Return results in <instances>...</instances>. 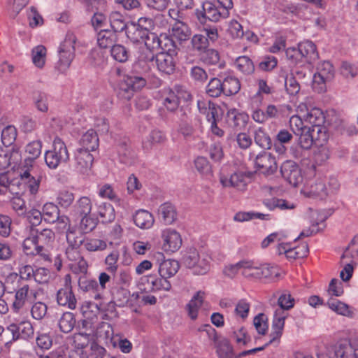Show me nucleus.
<instances>
[{
	"label": "nucleus",
	"mask_w": 358,
	"mask_h": 358,
	"mask_svg": "<svg viewBox=\"0 0 358 358\" xmlns=\"http://www.w3.org/2000/svg\"><path fill=\"white\" fill-rule=\"evenodd\" d=\"M13 284L14 299L10 306L13 313L18 315H27L31 305L37 299L38 290L31 287L28 282L17 278V273L10 274L6 279Z\"/></svg>",
	"instance_id": "nucleus-1"
},
{
	"label": "nucleus",
	"mask_w": 358,
	"mask_h": 358,
	"mask_svg": "<svg viewBox=\"0 0 358 358\" xmlns=\"http://www.w3.org/2000/svg\"><path fill=\"white\" fill-rule=\"evenodd\" d=\"M77 38L72 31H68L64 41L58 48L59 60L56 69L59 73H65L71 66L75 57V43Z\"/></svg>",
	"instance_id": "nucleus-2"
},
{
	"label": "nucleus",
	"mask_w": 358,
	"mask_h": 358,
	"mask_svg": "<svg viewBox=\"0 0 358 358\" xmlns=\"http://www.w3.org/2000/svg\"><path fill=\"white\" fill-rule=\"evenodd\" d=\"M20 182L26 190L35 195L39 189L42 180V173L35 164L24 165L19 170Z\"/></svg>",
	"instance_id": "nucleus-3"
},
{
	"label": "nucleus",
	"mask_w": 358,
	"mask_h": 358,
	"mask_svg": "<svg viewBox=\"0 0 358 358\" xmlns=\"http://www.w3.org/2000/svg\"><path fill=\"white\" fill-rule=\"evenodd\" d=\"M69 160V153L65 143L59 137H55L52 149L45 152V162L47 166L51 169H55Z\"/></svg>",
	"instance_id": "nucleus-4"
},
{
	"label": "nucleus",
	"mask_w": 358,
	"mask_h": 358,
	"mask_svg": "<svg viewBox=\"0 0 358 358\" xmlns=\"http://www.w3.org/2000/svg\"><path fill=\"white\" fill-rule=\"evenodd\" d=\"M195 16L198 21L205 24L206 22H218L222 20L229 17L213 1H205L201 4V8H196L194 10Z\"/></svg>",
	"instance_id": "nucleus-5"
},
{
	"label": "nucleus",
	"mask_w": 358,
	"mask_h": 358,
	"mask_svg": "<svg viewBox=\"0 0 358 358\" xmlns=\"http://www.w3.org/2000/svg\"><path fill=\"white\" fill-rule=\"evenodd\" d=\"M334 69L329 61L320 62L317 67V72L313 78L312 87L317 93L324 92L327 90V83L333 79Z\"/></svg>",
	"instance_id": "nucleus-6"
},
{
	"label": "nucleus",
	"mask_w": 358,
	"mask_h": 358,
	"mask_svg": "<svg viewBox=\"0 0 358 358\" xmlns=\"http://www.w3.org/2000/svg\"><path fill=\"white\" fill-rule=\"evenodd\" d=\"M145 85L146 80L142 77L123 75L118 85V96L129 100L133 97L135 91L142 89Z\"/></svg>",
	"instance_id": "nucleus-7"
},
{
	"label": "nucleus",
	"mask_w": 358,
	"mask_h": 358,
	"mask_svg": "<svg viewBox=\"0 0 358 358\" xmlns=\"http://www.w3.org/2000/svg\"><path fill=\"white\" fill-rule=\"evenodd\" d=\"M191 94L181 85H176L173 88L164 90L163 105L169 111L173 112L178 108L181 99L187 101Z\"/></svg>",
	"instance_id": "nucleus-8"
},
{
	"label": "nucleus",
	"mask_w": 358,
	"mask_h": 358,
	"mask_svg": "<svg viewBox=\"0 0 358 358\" xmlns=\"http://www.w3.org/2000/svg\"><path fill=\"white\" fill-rule=\"evenodd\" d=\"M282 178L294 187L303 181V176L299 166L294 161L287 160L280 166Z\"/></svg>",
	"instance_id": "nucleus-9"
},
{
	"label": "nucleus",
	"mask_w": 358,
	"mask_h": 358,
	"mask_svg": "<svg viewBox=\"0 0 358 358\" xmlns=\"http://www.w3.org/2000/svg\"><path fill=\"white\" fill-rule=\"evenodd\" d=\"M75 170L83 175H89L94 162L93 155L83 148H78L75 151L73 158Z\"/></svg>",
	"instance_id": "nucleus-10"
},
{
	"label": "nucleus",
	"mask_w": 358,
	"mask_h": 358,
	"mask_svg": "<svg viewBox=\"0 0 358 358\" xmlns=\"http://www.w3.org/2000/svg\"><path fill=\"white\" fill-rule=\"evenodd\" d=\"M56 299L59 306L67 307L71 310H74L76 308L77 300L72 291L69 274L65 276L64 287L57 291Z\"/></svg>",
	"instance_id": "nucleus-11"
},
{
	"label": "nucleus",
	"mask_w": 358,
	"mask_h": 358,
	"mask_svg": "<svg viewBox=\"0 0 358 358\" xmlns=\"http://www.w3.org/2000/svg\"><path fill=\"white\" fill-rule=\"evenodd\" d=\"M162 249L165 252H174L178 250L182 245L180 234L175 229L166 228L162 231Z\"/></svg>",
	"instance_id": "nucleus-12"
},
{
	"label": "nucleus",
	"mask_w": 358,
	"mask_h": 358,
	"mask_svg": "<svg viewBox=\"0 0 358 358\" xmlns=\"http://www.w3.org/2000/svg\"><path fill=\"white\" fill-rule=\"evenodd\" d=\"M154 257L157 259L158 264V272L160 276L170 278L175 275L178 271L180 264L174 259H164V255L162 252H156Z\"/></svg>",
	"instance_id": "nucleus-13"
},
{
	"label": "nucleus",
	"mask_w": 358,
	"mask_h": 358,
	"mask_svg": "<svg viewBox=\"0 0 358 358\" xmlns=\"http://www.w3.org/2000/svg\"><path fill=\"white\" fill-rule=\"evenodd\" d=\"M254 163L257 169L264 174H273L278 168L275 158L267 152H262L257 155Z\"/></svg>",
	"instance_id": "nucleus-14"
},
{
	"label": "nucleus",
	"mask_w": 358,
	"mask_h": 358,
	"mask_svg": "<svg viewBox=\"0 0 358 358\" xmlns=\"http://www.w3.org/2000/svg\"><path fill=\"white\" fill-rule=\"evenodd\" d=\"M281 108L280 106L268 104L265 110L261 108L254 109L251 117L252 120L258 123L262 124L270 119H278L281 115Z\"/></svg>",
	"instance_id": "nucleus-15"
},
{
	"label": "nucleus",
	"mask_w": 358,
	"mask_h": 358,
	"mask_svg": "<svg viewBox=\"0 0 358 358\" xmlns=\"http://www.w3.org/2000/svg\"><path fill=\"white\" fill-rule=\"evenodd\" d=\"M220 182L224 187H234L239 191H244L248 185V178L243 172H236L229 178L220 176Z\"/></svg>",
	"instance_id": "nucleus-16"
},
{
	"label": "nucleus",
	"mask_w": 358,
	"mask_h": 358,
	"mask_svg": "<svg viewBox=\"0 0 358 358\" xmlns=\"http://www.w3.org/2000/svg\"><path fill=\"white\" fill-rule=\"evenodd\" d=\"M197 107L200 113L204 115L207 121L210 123L215 120H219L220 107L212 102L204 99L197 101Z\"/></svg>",
	"instance_id": "nucleus-17"
},
{
	"label": "nucleus",
	"mask_w": 358,
	"mask_h": 358,
	"mask_svg": "<svg viewBox=\"0 0 358 358\" xmlns=\"http://www.w3.org/2000/svg\"><path fill=\"white\" fill-rule=\"evenodd\" d=\"M157 69L165 74H172L175 71L176 63L173 55L159 52L156 55L155 64Z\"/></svg>",
	"instance_id": "nucleus-18"
},
{
	"label": "nucleus",
	"mask_w": 358,
	"mask_h": 358,
	"mask_svg": "<svg viewBox=\"0 0 358 358\" xmlns=\"http://www.w3.org/2000/svg\"><path fill=\"white\" fill-rule=\"evenodd\" d=\"M262 264L251 259L242 260V275L250 280L261 279Z\"/></svg>",
	"instance_id": "nucleus-19"
},
{
	"label": "nucleus",
	"mask_w": 358,
	"mask_h": 358,
	"mask_svg": "<svg viewBox=\"0 0 358 358\" xmlns=\"http://www.w3.org/2000/svg\"><path fill=\"white\" fill-rule=\"evenodd\" d=\"M354 352L350 343L339 344L334 346L327 355H320L318 358H355Z\"/></svg>",
	"instance_id": "nucleus-20"
},
{
	"label": "nucleus",
	"mask_w": 358,
	"mask_h": 358,
	"mask_svg": "<svg viewBox=\"0 0 358 358\" xmlns=\"http://www.w3.org/2000/svg\"><path fill=\"white\" fill-rule=\"evenodd\" d=\"M287 316V314L282 309H276L274 311L272 322L273 332L271 334L272 338L269 341V343H272L276 338L281 336Z\"/></svg>",
	"instance_id": "nucleus-21"
},
{
	"label": "nucleus",
	"mask_w": 358,
	"mask_h": 358,
	"mask_svg": "<svg viewBox=\"0 0 358 358\" xmlns=\"http://www.w3.org/2000/svg\"><path fill=\"white\" fill-rule=\"evenodd\" d=\"M248 115L245 113L239 112L236 108L229 109L226 115V121L228 125L233 128L241 129L246 126L248 121Z\"/></svg>",
	"instance_id": "nucleus-22"
},
{
	"label": "nucleus",
	"mask_w": 358,
	"mask_h": 358,
	"mask_svg": "<svg viewBox=\"0 0 358 358\" xmlns=\"http://www.w3.org/2000/svg\"><path fill=\"white\" fill-rule=\"evenodd\" d=\"M145 278L149 289L152 292L169 291L171 288V284L166 277L160 275L157 277L155 275H149Z\"/></svg>",
	"instance_id": "nucleus-23"
},
{
	"label": "nucleus",
	"mask_w": 358,
	"mask_h": 358,
	"mask_svg": "<svg viewBox=\"0 0 358 358\" xmlns=\"http://www.w3.org/2000/svg\"><path fill=\"white\" fill-rule=\"evenodd\" d=\"M92 203L91 199L87 196L80 197L74 206L76 213L82 217V222L90 220L89 215L92 211Z\"/></svg>",
	"instance_id": "nucleus-24"
},
{
	"label": "nucleus",
	"mask_w": 358,
	"mask_h": 358,
	"mask_svg": "<svg viewBox=\"0 0 358 358\" xmlns=\"http://www.w3.org/2000/svg\"><path fill=\"white\" fill-rule=\"evenodd\" d=\"M78 286L82 291L89 292L92 298L96 300L102 299L98 287V282L95 279L80 278Z\"/></svg>",
	"instance_id": "nucleus-25"
},
{
	"label": "nucleus",
	"mask_w": 358,
	"mask_h": 358,
	"mask_svg": "<svg viewBox=\"0 0 358 358\" xmlns=\"http://www.w3.org/2000/svg\"><path fill=\"white\" fill-rule=\"evenodd\" d=\"M80 148L88 152L94 151L99 147V138L94 129L87 130L81 137L80 141Z\"/></svg>",
	"instance_id": "nucleus-26"
},
{
	"label": "nucleus",
	"mask_w": 358,
	"mask_h": 358,
	"mask_svg": "<svg viewBox=\"0 0 358 358\" xmlns=\"http://www.w3.org/2000/svg\"><path fill=\"white\" fill-rule=\"evenodd\" d=\"M134 224L143 229H150L152 227L155 220L152 215L145 210H138L133 217Z\"/></svg>",
	"instance_id": "nucleus-27"
},
{
	"label": "nucleus",
	"mask_w": 358,
	"mask_h": 358,
	"mask_svg": "<svg viewBox=\"0 0 358 358\" xmlns=\"http://www.w3.org/2000/svg\"><path fill=\"white\" fill-rule=\"evenodd\" d=\"M304 121L308 127L322 126L324 123V115L322 110L312 108L303 115Z\"/></svg>",
	"instance_id": "nucleus-28"
},
{
	"label": "nucleus",
	"mask_w": 358,
	"mask_h": 358,
	"mask_svg": "<svg viewBox=\"0 0 358 358\" xmlns=\"http://www.w3.org/2000/svg\"><path fill=\"white\" fill-rule=\"evenodd\" d=\"M204 295L203 292H197L187 304L186 308L188 315L193 320H196L198 317L199 310L203 304Z\"/></svg>",
	"instance_id": "nucleus-29"
},
{
	"label": "nucleus",
	"mask_w": 358,
	"mask_h": 358,
	"mask_svg": "<svg viewBox=\"0 0 358 358\" xmlns=\"http://www.w3.org/2000/svg\"><path fill=\"white\" fill-rule=\"evenodd\" d=\"M158 214L166 224H171L177 219L176 209L172 203L169 202H166L159 206Z\"/></svg>",
	"instance_id": "nucleus-30"
},
{
	"label": "nucleus",
	"mask_w": 358,
	"mask_h": 358,
	"mask_svg": "<svg viewBox=\"0 0 358 358\" xmlns=\"http://www.w3.org/2000/svg\"><path fill=\"white\" fill-rule=\"evenodd\" d=\"M317 214V217L314 219V214L313 215V220L312 225L308 229L303 230L299 235L300 237H308L313 234H316L320 231V229L318 227L320 224H323L325 220L328 218L329 214L324 210H321L315 213Z\"/></svg>",
	"instance_id": "nucleus-31"
},
{
	"label": "nucleus",
	"mask_w": 358,
	"mask_h": 358,
	"mask_svg": "<svg viewBox=\"0 0 358 358\" xmlns=\"http://www.w3.org/2000/svg\"><path fill=\"white\" fill-rule=\"evenodd\" d=\"M210 260H215V257H211L209 254L206 252L199 253V258L196 262L195 266H192L193 273L196 275L206 274L210 268Z\"/></svg>",
	"instance_id": "nucleus-32"
},
{
	"label": "nucleus",
	"mask_w": 358,
	"mask_h": 358,
	"mask_svg": "<svg viewBox=\"0 0 358 358\" xmlns=\"http://www.w3.org/2000/svg\"><path fill=\"white\" fill-rule=\"evenodd\" d=\"M301 50V54L304 62L311 63L315 61L317 57L315 45L310 41H305L299 43Z\"/></svg>",
	"instance_id": "nucleus-33"
},
{
	"label": "nucleus",
	"mask_w": 358,
	"mask_h": 358,
	"mask_svg": "<svg viewBox=\"0 0 358 358\" xmlns=\"http://www.w3.org/2000/svg\"><path fill=\"white\" fill-rule=\"evenodd\" d=\"M15 327V334H17V341L19 339H23L28 341L34 338V329L32 324L29 321H22L20 324H17L12 323Z\"/></svg>",
	"instance_id": "nucleus-34"
},
{
	"label": "nucleus",
	"mask_w": 358,
	"mask_h": 358,
	"mask_svg": "<svg viewBox=\"0 0 358 358\" xmlns=\"http://www.w3.org/2000/svg\"><path fill=\"white\" fill-rule=\"evenodd\" d=\"M166 135L162 131L154 129L143 141V148L145 150H151L154 146L159 145L165 142Z\"/></svg>",
	"instance_id": "nucleus-35"
},
{
	"label": "nucleus",
	"mask_w": 358,
	"mask_h": 358,
	"mask_svg": "<svg viewBox=\"0 0 358 358\" xmlns=\"http://www.w3.org/2000/svg\"><path fill=\"white\" fill-rule=\"evenodd\" d=\"M43 143L41 141L36 140L29 143L25 148V152L29 157L24 160V165L34 164V160L41 154Z\"/></svg>",
	"instance_id": "nucleus-36"
},
{
	"label": "nucleus",
	"mask_w": 358,
	"mask_h": 358,
	"mask_svg": "<svg viewBox=\"0 0 358 358\" xmlns=\"http://www.w3.org/2000/svg\"><path fill=\"white\" fill-rule=\"evenodd\" d=\"M191 31L189 27L181 21H176L171 29V36L180 43L189 39Z\"/></svg>",
	"instance_id": "nucleus-37"
},
{
	"label": "nucleus",
	"mask_w": 358,
	"mask_h": 358,
	"mask_svg": "<svg viewBox=\"0 0 358 358\" xmlns=\"http://www.w3.org/2000/svg\"><path fill=\"white\" fill-rule=\"evenodd\" d=\"M97 215L103 223L113 222L115 218L113 206L107 202H101L96 206Z\"/></svg>",
	"instance_id": "nucleus-38"
},
{
	"label": "nucleus",
	"mask_w": 358,
	"mask_h": 358,
	"mask_svg": "<svg viewBox=\"0 0 358 358\" xmlns=\"http://www.w3.org/2000/svg\"><path fill=\"white\" fill-rule=\"evenodd\" d=\"M84 240V235L76 227L69 228L66 231V246L73 247V248H80L83 245Z\"/></svg>",
	"instance_id": "nucleus-39"
},
{
	"label": "nucleus",
	"mask_w": 358,
	"mask_h": 358,
	"mask_svg": "<svg viewBox=\"0 0 358 358\" xmlns=\"http://www.w3.org/2000/svg\"><path fill=\"white\" fill-rule=\"evenodd\" d=\"M111 28L114 32H122L127 28L125 17L118 11H113L108 16Z\"/></svg>",
	"instance_id": "nucleus-40"
},
{
	"label": "nucleus",
	"mask_w": 358,
	"mask_h": 358,
	"mask_svg": "<svg viewBox=\"0 0 358 358\" xmlns=\"http://www.w3.org/2000/svg\"><path fill=\"white\" fill-rule=\"evenodd\" d=\"M116 40L117 36L113 31L103 29L97 34V43L101 48H111Z\"/></svg>",
	"instance_id": "nucleus-41"
},
{
	"label": "nucleus",
	"mask_w": 358,
	"mask_h": 358,
	"mask_svg": "<svg viewBox=\"0 0 358 358\" xmlns=\"http://www.w3.org/2000/svg\"><path fill=\"white\" fill-rule=\"evenodd\" d=\"M43 220L45 222L53 224L59 218L60 210L57 205L51 202L45 203L42 208Z\"/></svg>",
	"instance_id": "nucleus-42"
},
{
	"label": "nucleus",
	"mask_w": 358,
	"mask_h": 358,
	"mask_svg": "<svg viewBox=\"0 0 358 358\" xmlns=\"http://www.w3.org/2000/svg\"><path fill=\"white\" fill-rule=\"evenodd\" d=\"M222 82L223 94L226 96H231L237 94L241 90V83L238 78L234 76L225 77Z\"/></svg>",
	"instance_id": "nucleus-43"
},
{
	"label": "nucleus",
	"mask_w": 358,
	"mask_h": 358,
	"mask_svg": "<svg viewBox=\"0 0 358 358\" xmlns=\"http://www.w3.org/2000/svg\"><path fill=\"white\" fill-rule=\"evenodd\" d=\"M303 193L308 197L324 199L327 196V189L324 183L318 182L304 189Z\"/></svg>",
	"instance_id": "nucleus-44"
},
{
	"label": "nucleus",
	"mask_w": 358,
	"mask_h": 358,
	"mask_svg": "<svg viewBox=\"0 0 358 358\" xmlns=\"http://www.w3.org/2000/svg\"><path fill=\"white\" fill-rule=\"evenodd\" d=\"M235 66L244 75H250L255 71L254 63L247 56L238 57L235 61Z\"/></svg>",
	"instance_id": "nucleus-45"
},
{
	"label": "nucleus",
	"mask_w": 358,
	"mask_h": 358,
	"mask_svg": "<svg viewBox=\"0 0 358 358\" xmlns=\"http://www.w3.org/2000/svg\"><path fill=\"white\" fill-rule=\"evenodd\" d=\"M75 324V316L70 312L64 313L59 318L58 324L60 331L66 334L71 332L73 329Z\"/></svg>",
	"instance_id": "nucleus-46"
},
{
	"label": "nucleus",
	"mask_w": 358,
	"mask_h": 358,
	"mask_svg": "<svg viewBox=\"0 0 358 358\" xmlns=\"http://www.w3.org/2000/svg\"><path fill=\"white\" fill-rule=\"evenodd\" d=\"M110 55L115 61L124 63L128 61L130 57V52L125 46L115 44L111 47Z\"/></svg>",
	"instance_id": "nucleus-47"
},
{
	"label": "nucleus",
	"mask_w": 358,
	"mask_h": 358,
	"mask_svg": "<svg viewBox=\"0 0 358 358\" xmlns=\"http://www.w3.org/2000/svg\"><path fill=\"white\" fill-rule=\"evenodd\" d=\"M15 329L12 324L6 329L2 327V332L0 331V343H4L6 348H9L14 341H17V336L15 334Z\"/></svg>",
	"instance_id": "nucleus-48"
},
{
	"label": "nucleus",
	"mask_w": 358,
	"mask_h": 358,
	"mask_svg": "<svg viewBox=\"0 0 358 358\" xmlns=\"http://www.w3.org/2000/svg\"><path fill=\"white\" fill-rule=\"evenodd\" d=\"M113 280L117 285L129 286L132 280V276L129 268H120L115 273H112Z\"/></svg>",
	"instance_id": "nucleus-49"
},
{
	"label": "nucleus",
	"mask_w": 358,
	"mask_h": 358,
	"mask_svg": "<svg viewBox=\"0 0 358 358\" xmlns=\"http://www.w3.org/2000/svg\"><path fill=\"white\" fill-rule=\"evenodd\" d=\"M216 353L218 358H240L234 353L232 346L225 339L217 344Z\"/></svg>",
	"instance_id": "nucleus-50"
},
{
	"label": "nucleus",
	"mask_w": 358,
	"mask_h": 358,
	"mask_svg": "<svg viewBox=\"0 0 358 358\" xmlns=\"http://www.w3.org/2000/svg\"><path fill=\"white\" fill-rule=\"evenodd\" d=\"M255 143L263 149H270L272 145L271 139L264 129L259 127L255 131Z\"/></svg>",
	"instance_id": "nucleus-51"
},
{
	"label": "nucleus",
	"mask_w": 358,
	"mask_h": 358,
	"mask_svg": "<svg viewBox=\"0 0 358 358\" xmlns=\"http://www.w3.org/2000/svg\"><path fill=\"white\" fill-rule=\"evenodd\" d=\"M206 92L210 97H219L223 93L222 80L212 78L206 85Z\"/></svg>",
	"instance_id": "nucleus-52"
},
{
	"label": "nucleus",
	"mask_w": 358,
	"mask_h": 358,
	"mask_svg": "<svg viewBox=\"0 0 358 358\" xmlns=\"http://www.w3.org/2000/svg\"><path fill=\"white\" fill-rule=\"evenodd\" d=\"M310 130L316 145L322 146L327 141L329 134L327 128L324 125L310 127Z\"/></svg>",
	"instance_id": "nucleus-53"
},
{
	"label": "nucleus",
	"mask_w": 358,
	"mask_h": 358,
	"mask_svg": "<svg viewBox=\"0 0 358 358\" xmlns=\"http://www.w3.org/2000/svg\"><path fill=\"white\" fill-rule=\"evenodd\" d=\"M36 235L33 236L32 241H37L43 244H50L54 242L55 238V232L50 229H43L41 231L38 229L36 230Z\"/></svg>",
	"instance_id": "nucleus-54"
},
{
	"label": "nucleus",
	"mask_w": 358,
	"mask_h": 358,
	"mask_svg": "<svg viewBox=\"0 0 358 358\" xmlns=\"http://www.w3.org/2000/svg\"><path fill=\"white\" fill-rule=\"evenodd\" d=\"M120 257L119 251L114 250L110 252L105 258L104 264L106 270L109 273H115L118 270V259Z\"/></svg>",
	"instance_id": "nucleus-55"
},
{
	"label": "nucleus",
	"mask_w": 358,
	"mask_h": 358,
	"mask_svg": "<svg viewBox=\"0 0 358 358\" xmlns=\"http://www.w3.org/2000/svg\"><path fill=\"white\" fill-rule=\"evenodd\" d=\"M328 307L337 314L349 316L352 314L348 305L336 299H330L327 301Z\"/></svg>",
	"instance_id": "nucleus-56"
},
{
	"label": "nucleus",
	"mask_w": 358,
	"mask_h": 358,
	"mask_svg": "<svg viewBox=\"0 0 358 358\" xmlns=\"http://www.w3.org/2000/svg\"><path fill=\"white\" fill-rule=\"evenodd\" d=\"M83 246L89 252L103 251L107 248V243L98 238H85Z\"/></svg>",
	"instance_id": "nucleus-57"
},
{
	"label": "nucleus",
	"mask_w": 358,
	"mask_h": 358,
	"mask_svg": "<svg viewBox=\"0 0 358 358\" xmlns=\"http://www.w3.org/2000/svg\"><path fill=\"white\" fill-rule=\"evenodd\" d=\"M15 187L16 184L9 180L7 173L0 174V194L5 195L8 192L12 194H18V192H15Z\"/></svg>",
	"instance_id": "nucleus-58"
},
{
	"label": "nucleus",
	"mask_w": 358,
	"mask_h": 358,
	"mask_svg": "<svg viewBox=\"0 0 358 358\" xmlns=\"http://www.w3.org/2000/svg\"><path fill=\"white\" fill-rule=\"evenodd\" d=\"M98 194L103 199H107L115 203H120V199L118 197L113 187L108 183L101 185L99 188Z\"/></svg>",
	"instance_id": "nucleus-59"
},
{
	"label": "nucleus",
	"mask_w": 358,
	"mask_h": 358,
	"mask_svg": "<svg viewBox=\"0 0 358 358\" xmlns=\"http://www.w3.org/2000/svg\"><path fill=\"white\" fill-rule=\"evenodd\" d=\"M130 292L122 287L117 288L113 292V299L117 306L123 307L126 306L129 299Z\"/></svg>",
	"instance_id": "nucleus-60"
},
{
	"label": "nucleus",
	"mask_w": 358,
	"mask_h": 358,
	"mask_svg": "<svg viewBox=\"0 0 358 358\" xmlns=\"http://www.w3.org/2000/svg\"><path fill=\"white\" fill-rule=\"evenodd\" d=\"M220 59V53L215 49H207L200 55V60L206 65H215Z\"/></svg>",
	"instance_id": "nucleus-61"
},
{
	"label": "nucleus",
	"mask_w": 358,
	"mask_h": 358,
	"mask_svg": "<svg viewBox=\"0 0 358 358\" xmlns=\"http://www.w3.org/2000/svg\"><path fill=\"white\" fill-rule=\"evenodd\" d=\"M149 32L139 29L137 26L131 23V27L127 29L126 31L127 36L134 43H137L141 41H144L145 38Z\"/></svg>",
	"instance_id": "nucleus-62"
},
{
	"label": "nucleus",
	"mask_w": 358,
	"mask_h": 358,
	"mask_svg": "<svg viewBox=\"0 0 358 358\" xmlns=\"http://www.w3.org/2000/svg\"><path fill=\"white\" fill-rule=\"evenodd\" d=\"M17 137V129L13 125L6 126L1 131V141L5 146L11 145Z\"/></svg>",
	"instance_id": "nucleus-63"
},
{
	"label": "nucleus",
	"mask_w": 358,
	"mask_h": 358,
	"mask_svg": "<svg viewBox=\"0 0 358 358\" xmlns=\"http://www.w3.org/2000/svg\"><path fill=\"white\" fill-rule=\"evenodd\" d=\"M46 48L43 45H38L32 50V61L36 66L42 68L45 64Z\"/></svg>",
	"instance_id": "nucleus-64"
}]
</instances>
